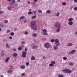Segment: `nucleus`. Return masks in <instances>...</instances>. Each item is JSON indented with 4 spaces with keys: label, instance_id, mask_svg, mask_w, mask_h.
Listing matches in <instances>:
<instances>
[{
    "label": "nucleus",
    "instance_id": "nucleus-56",
    "mask_svg": "<svg viewBox=\"0 0 77 77\" xmlns=\"http://www.w3.org/2000/svg\"><path fill=\"white\" fill-rule=\"evenodd\" d=\"M17 2L19 3V2H20V0H17Z\"/></svg>",
    "mask_w": 77,
    "mask_h": 77
},
{
    "label": "nucleus",
    "instance_id": "nucleus-59",
    "mask_svg": "<svg viewBox=\"0 0 77 77\" xmlns=\"http://www.w3.org/2000/svg\"><path fill=\"white\" fill-rule=\"evenodd\" d=\"M63 71L64 72H66V70H63Z\"/></svg>",
    "mask_w": 77,
    "mask_h": 77
},
{
    "label": "nucleus",
    "instance_id": "nucleus-29",
    "mask_svg": "<svg viewBox=\"0 0 77 77\" xmlns=\"http://www.w3.org/2000/svg\"><path fill=\"white\" fill-rule=\"evenodd\" d=\"M69 65H70L71 66H72L74 64L70 62L69 63Z\"/></svg>",
    "mask_w": 77,
    "mask_h": 77
},
{
    "label": "nucleus",
    "instance_id": "nucleus-18",
    "mask_svg": "<svg viewBox=\"0 0 77 77\" xmlns=\"http://www.w3.org/2000/svg\"><path fill=\"white\" fill-rule=\"evenodd\" d=\"M72 44L71 43H69L68 44V47H71V46H72Z\"/></svg>",
    "mask_w": 77,
    "mask_h": 77
},
{
    "label": "nucleus",
    "instance_id": "nucleus-3",
    "mask_svg": "<svg viewBox=\"0 0 77 77\" xmlns=\"http://www.w3.org/2000/svg\"><path fill=\"white\" fill-rule=\"evenodd\" d=\"M44 46L45 48H48L50 47V44L49 43H46L44 44Z\"/></svg>",
    "mask_w": 77,
    "mask_h": 77
},
{
    "label": "nucleus",
    "instance_id": "nucleus-58",
    "mask_svg": "<svg viewBox=\"0 0 77 77\" xmlns=\"http://www.w3.org/2000/svg\"><path fill=\"white\" fill-rule=\"evenodd\" d=\"M4 55H5V54H2L1 55V56H4Z\"/></svg>",
    "mask_w": 77,
    "mask_h": 77
},
{
    "label": "nucleus",
    "instance_id": "nucleus-15",
    "mask_svg": "<svg viewBox=\"0 0 77 77\" xmlns=\"http://www.w3.org/2000/svg\"><path fill=\"white\" fill-rule=\"evenodd\" d=\"M32 36L33 37H36V36H37V34L36 33H35L33 34Z\"/></svg>",
    "mask_w": 77,
    "mask_h": 77
},
{
    "label": "nucleus",
    "instance_id": "nucleus-44",
    "mask_svg": "<svg viewBox=\"0 0 77 77\" xmlns=\"http://www.w3.org/2000/svg\"><path fill=\"white\" fill-rule=\"evenodd\" d=\"M46 58V57L45 56H43V59H45V58Z\"/></svg>",
    "mask_w": 77,
    "mask_h": 77
},
{
    "label": "nucleus",
    "instance_id": "nucleus-61",
    "mask_svg": "<svg viewBox=\"0 0 77 77\" xmlns=\"http://www.w3.org/2000/svg\"><path fill=\"white\" fill-rule=\"evenodd\" d=\"M12 0H8V2H11V1Z\"/></svg>",
    "mask_w": 77,
    "mask_h": 77
},
{
    "label": "nucleus",
    "instance_id": "nucleus-32",
    "mask_svg": "<svg viewBox=\"0 0 77 77\" xmlns=\"http://www.w3.org/2000/svg\"><path fill=\"white\" fill-rule=\"evenodd\" d=\"M12 72V70H8V73H11Z\"/></svg>",
    "mask_w": 77,
    "mask_h": 77
},
{
    "label": "nucleus",
    "instance_id": "nucleus-43",
    "mask_svg": "<svg viewBox=\"0 0 77 77\" xmlns=\"http://www.w3.org/2000/svg\"><path fill=\"white\" fill-rule=\"evenodd\" d=\"M42 65L43 66H45V63H42Z\"/></svg>",
    "mask_w": 77,
    "mask_h": 77
},
{
    "label": "nucleus",
    "instance_id": "nucleus-30",
    "mask_svg": "<svg viewBox=\"0 0 77 77\" xmlns=\"http://www.w3.org/2000/svg\"><path fill=\"white\" fill-rule=\"evenodd\" d=\"M6 47H7V48H9V44H8L7 43L6 44Z\"/></svg>",
    "mask_w": 77,
    "mask_h": 77
},
{
    "label": "nucleus",
    "instance_id": "nucleus-52",
    "mask_svg": "<svg viewBox=\"0 0 77 77\" xmlns=\"http://www.w3.org/2000/svg\"><path fill=\"white\" fill-rule=\"evenodd\" d=\"M39 12H41V13H42V11L41 10H40L38 11Z\"/></svg>",
    "mask_w": 77,
    "mask_h": 77
},
{
    "label": "nucleus",
    "instance_id": "nucleus-10",
    "mask_svg": "<svg viewBox=\"0 0 77 77\" xmlns=\"http://www.w3.org/2000/svg\"><path fill=\"white\" fill-rule=\"evenodd\" d=\"M31 60H35V57L33 56V55L32 56L31 58Z\"/></svg>",
    "mask_w": 77,
    "mask_h": 77
},
{
    "label": "nucleus",
    "instance_id": "nucleus-26",
    "mask_svg": "<svg viewBox=\"0 0 77 77\" xmlns=\"http://www.w3.org/2000/svg\"><path fill=\"white\" fill-rule=\"evenodd\" d=\"M36 17V15L34 16H32L31 18V19H34V18H35Z\"/></svg>",
    "mask_w": 77,
    "mask_h": 77
},
{
    "label": "nucleus",
    "instance_id": "nucleus-14",
    "mask_svg": "<svg viewBox=\"0 0 77 77\" xmlns=\"http://www.w3.org/2000/svg\"><path fill=\"white\" fill-rule=\"evenodd\" d=\"M10 59V58L9 57L7 58L5 60V63H7V62H8V60Z\"/></svg>",
    "mask_w": 77,
    "mask_h": 77
},
{
    "label": "nucleus",
    "instance_id": "nucleus-57",
    "mask_svg": "<svg viewBox=\"0 0 77 77\" xmlns=\"http://www.w3.org/2000/svg\"><path fill=\"white\" fill-rule=\"evenodd\" d=\"M16 51V49H15V48L14 49V51Z\"/></svg>",
    "mask_w": 77,
    "mask_h": 77
},
{
    "label": "nucleus",
    "instance_id": "nucleus-40",
    "mask_svg": "<svg viewBox=\"0 0 77 77\" xmlns=\"http://www.w3.org/2000/svg\"><path fill=\"white\" fill-rule=\"evenodd\" d=\"M32 13L34 14H36V11H32Z\"/></svg>",
    "mask_w": 77,
    "mask_h": 77
},
{
    "label": "nucleus",
    "instance_id": "nucleus-51",
    "mask_svg": "<svg viewBox=\"0 0 77 77\" xmlns=\"http://www.w3.org/2000/svg\"><path fill=\"white\" fill-rule=\"evenodd\" d=\"M10 32V30H8L7 32V33H9V32Z\"/></svg>",
    "mask_w": 77,
    "mask_h": 77
},
{
    "label": "nucleus",
    "instance_id": "nucleus-23",
    "mask_svg": "<svg viewBox=\"0 0 77 77\" xmlns=\"http://www.w3.org/2000/svg\"><path fill=\"white\" fill-rule=\"evenodd\" d=\"M73 20V19L72 18H69V22L72 21Z\"/></svg>",
    "mask_w": 77,
    "mask_h": 77
},
{
    "label": "nucleus",
    "instance_id": "nucleus-12",
    "mask_svg": "<svg viewBox=\"0 0 77 77\" xmlns=\"http://www.w3.org/2000/svg\"><path fill=\"white\" fill-rule=\"evenodd\" d=\"M60 28H58L57 29H56L55 30V31L56 32H59L60 31Z\"/></svg>",
    "mask_w": 77,
    "mask_h": 77
},
{
    "label": "nucleus",
    "instance_id": "nucleus-53",
    "mask_svg": "<svg viewBox=\"0 0 77 77\" xmlns=\"http://www.w3.org/2000/svg\"><path fill=\"white\" fill-rule=\"evenodd\" d=\"M22 44H25V42H22Z\"/></svg>",
    "mask_w": 77,
    "mask_h": 77
},
{
    "label": "nucleus",
    "instance_id": "nucleus-7",
    "mask_svg": "<svg viewBox=\"0 0 77 77\" xmlns=\"http://www.w3.org/2000/svg\"><path fill=\"white\" fill-rule=\"evenodd\" d=\"M76 52V50H72L71 52H69V54H74V53H75Z\"/></svg>",
    "mask_w": 77,
    "mask_h": 77
},
{
    "label": "nucleus",
    "instance_id": "nucleus-25",
    "mask_svg": "<svg viewBox=\"0 0 77 77\" xmlns=\"http://www.w3.org/2000/svg\"><path fill=\"white\" fill-rule=\"evenodd\" d=\"M63 59L64 60H66L67 59V57H63Z\"/></svg>",
    "mask_w": 77,
    "mask_h": 77
},
{
    "label": "nucleus",
    "instance_id": "nucleus-16",
    "mask_svg": "<svg viewBox=\"0 0 77 77\" xmlns=\"http://www.w3.org/2000/svg\"><path fill=\"white\" fill-rule=\"evenodd\" d=\"M21 69H24V68H25V66L24 65H23V66H21V67H20Z\"/></svg>",
    "mask_w": 77,
    "mask_h": 77
},
{
    "label": "nucleus",
    "instance_id": "nucleus-11",
    "mask_svg": "<svg viewBox=\"0 0 77 77\" xmlns=\"http://www.w3.org/2000/svg\"><path fill=\"white\" fill-rule=\"evenodd\" d=\"M54 49H55V50H57L58 49V47L57 46H55L54 47Z\"/></svg>",
    "mask_w": 77,
    "mask_h": 77
},
{
    "label": "nucleus",
    "instance_id": "nucleus-33",
    "mask_svg": "<svg viewBox=\"0 0 77 77\" xmlns=\"http://www.w3.org/2000/svg\"><path fill=\"white\" fill-rule=\"evenodd\" d=\"M63 77V75H62L59 74L58 77Z\"/></svg>",
    "mask_w": 77,
    "mask_h": 77
},
{
    "label": "nucleus",
    "instance_id": "nucleus-24",
    "mask_svg": "<svg viewBox=\"0 0 77 77\" xmlns=\"http://www.w3.org/2000/svg\"><path fill=\"white\" fill-rule=\"evenodd\" d=\"M8 10L9 11H10V10H11V9H12V7H11L9 6L8 7Z\"/></svg>",
    "mask_w": 77,
    "mask_h": 77
},
{
    "label": "nucleus",
    "instance_id": "nucleus-47",
    "mask_svg": "<svg viewBox=\"0 0 77 77\" xmlns=\"http://www.w3.org/2000/svg\"><path fill=\"white\" fill-rule=\"evenodd\" d=\"M9 38L10 39H12V36H10L9 37Z\"/></svg>",
    "mask_w": 77,
    "mask_h": 77
},
{
    "label": "nucleus",
    "instance_id": "nucleus-37",
    "mask_svg": "<svg viewBox=\"0 0 77 77\" xmlns=\"http://www.w3.org/2000/svg\"><path fill=\"white\" fill-rule=\"evenodd\" d=\"M54 41H54V39H52L51 40V42H54Z\"/></svg>",
    "mask_w": 77,
    "mask_h": 77
},
{
    "label": "nucleus",
    "instance_id": "nucleus-49",
    "mask_svg": "<svg viewBox=\"0 0 77 77\" xmlns=\"http://www.w3.org/2000/svg\"><path fill=\"white\" fill-rule=\"evenodd\" d=\"M38 0H34V2H38Z\"/></svg>",
    "mask_w": 77,
    "mask_h": 77
},
{
    "label": "nucleus",
    "instance_id": "nucleus-2",
    "mask_svg": "<svg viewBox=\"0 0 77 77\" xmlns=\"http://www.w3.org/2000/svg\"><path fill=\"white\" fill-rule=\"evenodd\" d=\"M55 27L57 29H61L62 25L60 24V23L58 22H56L55 24Z\"/></svg>",
    "mask_w": 77,
    "mask_h": 77
},
{
    "label": "nucleus",
    "instance_id": "nucleus-21",
    "mask_svg": "<svg viewBox=\"0 0 77 77\" xmlns=\"http://www.w3.org/2000/svg\"><path fill=\"white\" fill-rule=\"evenodd\" d=\"M66 5V2H63L62 3V5L63 6H65Z\"/></svg>",
    "mask_w": 77,
    "mask_h": 77
},
{
    "label": "nucleus",
    "instance_id": "nucleus-60",
    "mask_svg": "<svg viewBox=\"0 0 77 77\" xmlns=\"http://www.w3.org/2000/svg\"><path fill=\"white\" fill-rule=\"evenodd\" d=\"M28 3H29V4H30V2H28Z\"/></svg>",
    "mask_w": 77,
    "mask_h": 77
},
{
    "label": "nucleus",
    "instance_id": "nucleus-35",
    "mask_svg": "<svg viewBox=\"0 0 77 77\" xmlns=\"http://www.w3.org/2000/svg\"><path fill=\"white\" fill-rule=\"evenodd\" d=\"M11 3H15V0H13Z\"/></svg>",
    "mask_w": 77,
    "mask_h": 77
},
{
    "label": "nucleus",
    "instance_id": "nucleus-20",
    "mask_svg": "<svg viewBox=\"0 0 77 77\" xmlns=\"http://www.w3.org/2000/svg\"><path fill=\"white\" fill-rule=\"evenodd\" d=\"M46 12L48 14H50V13H51V10H48Z\"/></svg>",
    "mask_w": 77,
    "mask_h": 77
},
{
    "label": "nucleus",
    "instance_id": "nucleus-54",
    "mask_svg": "<svg viewBox=\"0 0 77 77\" xmlns=\"http://www.w3.org/2000/svg\"><path fill=\"white\" fill-rule=\"evenodd\" d=\"M25 51H27V48H26L25 49Z\"/></svg>",
    "mask_w": 77,
    "mask_h": 77
},
{
    "label": "nucleus",
    "instance_id": "nucleus-41",
    "mask_svg": "<svg viewBox=\"0 0 77 77\" xmlns=\"http://www.w3.org/2000/svg\"><path fill=\"white\" fill-rule=\"evenodd\" d=\"M22 49V48L21 47H20L18 48V50H21Z\"/></svg>",
    "mask_w": 77,
    "mask_h": 77
},
{
    "label": "nucleus",
    "instance_id": "nucleus-46",
    "mask_svg": "<svg viewBox=\"0 0 77 77\" xmlns=\"http://www.w3.org/2000/svg\"><path fill=\"white\" fill-rule=\"evenodd\" d=\"M13 68H14V67H13V66H11V67H10V69H13Z\"/></svg>",
    "mask_w": 77,
    "mask_h": 77
},
{
    "label": "nucleus",
    "instance_id": "nucleus-19",
    "mask_svg": "<svg viewBox=\"0 0 77 77\" xmlns=\"http://www.w3.org/2000/svg\"><path fill=\"white\" fill-rule=\"evenodd\" d=\"M68 24H69V25H72V24H73V22H69Z\"/></svg>",
    "mask_w": 77,
    "mask_h": 77
},
{
    "label": "nucleus",
    "instance_id": "nucleus-6",
    "mask_svg": "<svg viewBox=\"0 0 77 77\" xmlns=\"http://www.w3.org/2000/svg\"><path fill=\"white\" fill-rule=\"evenodd\" d=\"M47 29H44L43 30V31L42 32L43 33V34L44 35H47Z\"/></svg>",
    "mask_w": 77,
    "mask_h": 77
},
{
    "label": "nucleus",
    "instance_id": "nucleus-36",
    "mask_svg": "<svg viewBox=\"0 0 77 77\" xmlns=\"http://www.w3.org/2000/svg\"><path fill=\"white\" fill-rule=\"evenodd\" d=\"M28 34V32H27V31H26L24 32V34L26 35H27Z\"/></svg>",
    "mask_w": 77,
    "mask_h": 77
},
{
    "label": "nucleus",
    "instance_id": "nucleus-17",
    "mask_svg": "<svg viewBox=\"0 0 77 77\" xmlns=\"http://www.w3.org/2000/svg\"><path fill=\"white\" fill-rule=\"evenodd\" d=\"M59 15H60V13L59 12H57L56 13V17H59Z\"/></svg>",
    "mask_w": 77,
    "mask_h": 77
},
{
    "label": "nucleus",
    "instance_id": "nucleus-5",
    "mask_svg": "<svg viewBox=\"0 0 77 77\" xmlns=\"http://www.w3.org/2000/svg\"><path fill=\"white\" fill-rule=\"evenodd\" d=\"M51 64H49V66H54V65H55L56 64V62L55 61H53L51 62Z\"/></svg>",
    "mask_w": 77,
    "mask_h": 77
},
{
    "label": "nucleus",
    "instance_id": "nucleus-8",
    "mask_svg": "<svg viewBox=\"0 0 77 77\" xmlns=\"http://www.w3.org/2000/svg\"><path fill=\"white\" fill-rule=\"evenodd\" d=\"M26 54H27V53H26V52H23L22 55V56L23 57H25L26 56Z\"/></svg>",
    "mask_w": 77,
    "mask_h": 77
},
{
    "label": "nucleus",
    "instance_id": "nucleus-28",
    "mask_svg": "<svg viewBox=\"0 0 77 77\" xmlns=\"http://www.w3.org/2000/svg\"><path fill=\"white\" fill-rule=\"evenodd\" d=\"M4 23H8V20H5L4 21Z\"/></svg>",
    "mask_w": 77,
    "mask_h": 77
},
{
    "label": "nucleus",
    "instance_id": "nucleus-1",
    "mask_svg": "<svg viewBox=\"0 0 77 77\" xmlns=\"http://www.w3.org/2000/svg\"><path fill=\"white\" fill-rule=\"evenodd\" d=\"M30 26H31V29H32V30H36L38 29L35 22L34 21H32L31 22Z\"/></svg>",
    "mask_w": 77,
    "mask_h": 77
},
{
    "label": "nucleus",
    "instance_id": "nucleus-31",
    "mask_svg": "<svg viewBox=\"0 0 77 77\" xmlns=\"http://www.w3.org/2000/svg\"><path fill=\"white\" fill-rule=\"evenodd\" d=\"M68 71H69V69H66V72L67 74H68Z\"/></svg>",
    "mask_w": 77,
    "mask_h": 77
},
{
    "label": "nucleus",
    "instance_id": "nucleus-64",
    "mask_svg": "<svg viewBox=\"0 0 77 77\" xmlns=\"http://www.w3.org/2000/svg\"><path fill=\"white\" fill-rule=\"evenodd\" d=\"M14 30H17V28H15V29H14Z\"/></svg>",
    "mask_w": 77,
    "mask_h": 77
},
{
    "label": "nucleus",
    "instance_id": "nucleus-45",
    "mask_svg": "<svg viewBox=\"0 0 77 77\" xmlns=\"http://www.w3.org/2000/svg\"><path fill=\"white\" fill-rule=\"evenodd\" d=\"M26 65H27V66L29 65V62L27 63L26 64Z\"/></svg>",
    "mask_w": 77,
    "mask_h": 77
},
{
    "label": "nucleus",
    "instance_id": "nucleus-9",
    "mask_svg": "<svg viewBox=\"0 0 77 77\" xmlns=\"http://www.w3.org/2000/svg\"><path fill=\"white\" fill-rule=\"evenodd\" d=\"M18 56V54L17 53H14L13 54V57H17Z\"/></svg>",
    "mask_w": 77,
    "mask_h": 77
},
{
    "label": "nucleus",
    "instance_id": "nucleus-4",
    "mask_svg": "<svg viewBox=\"0 0 77 77\" xmlns=\"http://www.w3.org/2000/svg\"><path fill=\"white\" fill-rule=\"evenodd\" d=\"M55 45L57 46H59L60 45V42H59L58 39H56L55 40Z\"/></svg>",
    "mask_w": 77,
    "mask_h": 77
},
{
    "label": "nucleus",
    "instance_id": "nucleus-42",
    "mask_svg": "<svg viewBox=\"0 0 77 77\" xmlns=\"http://www.w3.org/2000/svg\"><path fill=\"white\" fill-rule=\"evenodd\" d=\"M3 12H4V11H0V14H3Z\"/></svg>",
    "mask_w": 77,
    "mask_h": 77
},
{
    "label": "nucleus",
    "instance_id": "nucleus-50",
    "mask_svg": "<svg viewBox=\"0 0 77 77\" xmlns=\"http://www.w3.org/2000/svg\"><path fill=\"white\" fill-rule=\"evenodd\" d=\"M74 2L75 3H77V0H74Z\"/></svg>",
    "mask_w": 77,
    "mask_h": 77
},
{
    "label": "nucleus",
    "instance_id": "nucleus-13",
    "mask_svg": "<svg viewBox=\"0 0 77 77\" xmlns=\"http://www.w3.org/2000/svg\"><path fill=\"white\" fill-rule=\"evenodd\" d=\"M28 14L29 15H31V14H33V13L31 11H29L28 12Z\"/></svg>",
    "mask_w": 77,
    "mask_h": 77
},
{
    "label": "nucleus",
    "instance_id": "nucleus-27",
    "mask_svg": "<svg viewBox=\"0 0 77 77\" xmlns=\"http://www.w3.org/2000/svg\"><path fill=\"white\" fill-rule=\"evenodd\" d=\"M38 47V46H33V49H35V48H37Z\"/></svg>",
    "mask_w": 77,
    "mask_h": 77
},
{
    "label": "nucleus",
    "instance_id": "nucleus-63",
    "mask_svg": "<svg viewBox=\"0 0 77 77\" xmlns=\"http://www.w3.org/2000/svg\"><path fill=\"white\" fill-rule=\"evenodd\" d=\"M75 34H76V35H77V31L75 32Z\"/></svg>",
    "mask_w": 77,
    "mask_h": 77
},
{
    "label": "nucleus",
    "instance_id": "nucleus-62",
    "mask_svg": "<svg viewBox=\"0 0 77 77\" xmlns=\"http://www.w3.org/2000/svg\"><path fill=\"white\" fill-rule=\"evenodd\" d=\"M1 77H4L3 75H1Z\"/></svg>",
    "mask_w": 77,
    "mask_h": 77
},
{
    "label": "nucleus",
    "instance_id": "nucleus-55",
    "mask_svg": "<svg viewBox=\"0 0 77 77\" xmlns=\"http://www.w3.org/2000/svg\"><path fill=\"white\" fill-rule=\"evenodd\" d=\"M26 22H27V20H25L24 21V23H26Z\"/></svg>",
    "mask_w": 77,
    "mask_h": 77
},
{
    "label": "nucleus",
    "instance_id": "nucleus-39",
    "mask_svg": "<svg viewBox=\"0 0 77 77\" xmlns=\"http://www.w3.org/2000/svg\"><path fill=\"white\" fill-rule=\"evenodd\" d=\"M72 72V71L71 70H69L68 72V74L71 73Z\"/></svg>",
    "mask_w": 77,
    "mask_h": 77
},
{
    "label": "nucleus",
    "instance_id": "nucleus-38",
    "mask_svg": "<svg viewBox=\"0 0 77 77\" xmlns=\"http://www.w3.org/2000/svg\"><path fill=\"white\" fill-rule=\"evenodd\" d=\"M25 75H26V74H25L24 73H23L21 74L22 76H24Z\"/></svg>",
    "mask_w": 77,
    "mask_h": 77
},
{
    "label": "nucleus",
    "instance_id": "nucleus-34",
    "mask_svg": "<svg viewBox=\"0 0 77 77\" xmlns=\"http://www.w3.org/2000/svg\"><path fill=\"white\" fill-rule=\"evenodd\" d=\"M10 35H11V36H13V35H14V33L13 32H11Z\"/></svg>",
    "mask_w": 77,
    "mask_h": 77
},
{
    "label": "nucleus",
    "instance_id": "nucleus-22",
    "mask_svg": "<svg viewBox=\"0 0 77 77\" xmlns=\"http://www.w3.org/2000/svg\"><path fill=\"white\" fill-rule=\"evenodd\" d=\"M24 18H25V17H24V16H23L21 17L20 18V20H23V19H24Z\"/></svg>",
    "mask_w": 77,
    "mask_h": 77
},
{
    "label": "nucleus",
    "instance_id": "nucleus-48",
    "mask_svg": "<svg viewBox=\"0 0 77 77\" xmlns=\"http://www.w3.org/2000/svg\"><path fill=\"white\" fill-rule=\"evenodd\" d=\"M74 10H75V11H76L77 10V7H75L74 8Z\"/></svg>",
    "mask_w": 77,
    "mask_h": 77
}]
</instances>
